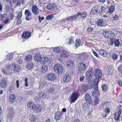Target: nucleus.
I'll list each match as a JSON object with an SVG mask.
<instances>
[{
	"label": "nucleus",
	"instance_id": "9d476101",
	"mask_svg": "<svg viewBox=\"0 0 122 122\" xmlns=\"http://www.w3.org/2000/svg\"><path fill=\"white\" fill-rule=\"evenodd\" d=\"M99 82V81L98 80H97V81H94V89L95 91H93L92 93V95L94 97L96 95V93L97 92L98 90V85Z\"/></svg>",
	"mask_w": 122,
	"mask_h": 122
},
{
	"label": "nucleus",
	"instance_id": "13d9d810",
	"mask_svg": "<svg viewBox=\"0 0 122 122\" xmlns=\"http://www.w3.org/2000/svg\"><path fill=\"white\" fill-rule=\"evenodd\" d=\"M53 16L51 15H49L46 17V19L47 20H51L53 17Z\"/></svg>",
	"mask_w": 122,
	"mask_h": 122
},
{
	"label": "nucleus",
	"instance_id": "f257e3e1",
	"mask_svg": "<svg viewBox=\"0 0 122 122\" xmlns=\"http://www.w3.org/2000/svg\"><path fill=\"white\" fill-rule=\"evenodd\" d=\"M105 7L104 6L97 5L92 8L90 14L91 15L97 14L100 12L103 14L105 13Z\"/></svg>",
	"mask_w": 122,
	"mask_h": 122
},
{
	"label": "nucleus",
	"instance_id": "603ef678",
	"mask_svg": "<svg viewBox=\"0 0 122 122\" xmlns=\"http://www.w3.org/2000/svg\"><path fill=\"white\" fill-rule=\"evenodd\" d=\"M2 71L3 73L5 74L6 75H7L8 74V73L7 71L5 68H4L2 69Z\"/></svg>",
	"mask_w": 122,
	"mask_h": 122
},
{
	"label": "nucleus",
	"instance_id": "5fc2aeb1",
	"mask_svg": "<svg viewBox=\"0 0 122 122\" xmlns=\"http://www.w3.org/2000/svg\"><path fill=\"white\" fill-rule=\"evenodd\" d=\"M87 14L86 12H83L81 13V17L84 18L87 16Z\"/></svg>",
	"mask_w": 122,
	"mask_h": 122
},
{
	"label": "nucleus",
	"instance_id": "052dcab7",
	"mask_svg": "<svg viewBox=\"0 0 122 122\" xmlns=\"http://www.w3.org/2000/svg\"><path fill=\"white\" fill-rule=\"evenodd\" d=\"M112 59L114 60H116L117 59V55L115 54L113 55L112 56Z\"/></svg>",
	"mask_w": 122,
	"mask_h": 122
},
{
	"label": "nucleus",
	"instance_id": "a19ab883",
	"mask_svg": "<svg viewBox=\"0 0 122 122\" xmlns=\"http://www.w3.org/2000/svg\"><path fill=\"white\" fill-rule=\"evenodd\" d=\"M7 16V15L5 13H4L3 14H0V17L1 18V20H5Z\"/></svg>",
	"mask_w": 122,
	"mask_h": 122
},
{
	"label": "nucleus",
	"instance_id": "09e8293b",
	"mask_svg": "<svg viewBox=\"0 0 122 122\" xmlns=\"http://www.w3.org/2000/svg\"><path fill=\"white\" fill-rule=\"evenodd\" d=\"M24 80L25 82V83L24 84V85L25 86L27 87L28 86V79L26 77H25Z\"/></svg>",
	"mask_w": 122,
	"mask_h": 122
},
{
	"label": "nucleus",
	"instance_id": "f3484780",
	"mask_svg": "<svg viewBox=\"0 0 122 122\" xmlns=\"http://www.w3.org/2000/svg\"><path fill=\"white\" fill-rule=\"evenodd\" d=\"M85 98L87 102H88L89 104H91L93 102L92 100L90 95L88 93H87L85 94Z\"/></svg>",
	"mask_w": 122,
	"mask_h": 122
},
{
	"label": "nucleus",
	"instance_id": "f8f14e48",
	"mask_svg": "<svg viewBox=\"0 0 122 122\" xmlns=\"http://www.w3.org/2000/svg\"><path fill=\"white\" fill-rule=\"evenodd\" d=\"M31 33L29 31H25L23 32L22 35V38L25 40L29 39L31 36Z\"/></svg>",
	"mask_w": 122,
	"mask_h": 122
},
{
	"label": "nucleus",
	"instance_id": "c85d7f7f",
	"mask_svg": "<svg viewBox=\"0 0 122 122\" xmlns=\"http://www.w3.org/2000/svg\"><path fill=\"white\" fill-rule=\"evenodd\" d=\"M48 68L47 66L46 65H43L42 67L41 71L42 73H44L47 72L48 71Z\"/></svg>",
	"mask_w": 122,
	"mask_h": 122
},
{
	"label": "nucleus",
	"instance_id": "423d86ee",
	"mask_svg": "<svg viewBox=\"0 0 122 122\" xmlns=\"http://www.w3.org/2000/svg\"><path fill=\"white\" fill-rule=\"evenodd\" d=\"M69 56V53L66 51L63 50L62 52V53L58 55L57 56V58L59 61H62L64 57L67 58Z\"/></svg>",
	"mask_w": 122,
	"mask_h": 122
},
{
	"label": "nucleus",
	"instance_id": "6e6d98bb",
	"mask_svg": "<svg viewBox=\"0 0 122 122\" xmlns=\"http://www.w3.org/2000/svg\"><path fill=\"white\" fill-rule=\"evenodd\" d=\"M92 51L93 53L95 56L98 58L99 57V56L98 55L97 53L93 49H92Z\"/></svg>",
	"mask_w": 122,
	"mask_h": 122
},
{
	"label": "nucleus",
	"instance_id": "9b49d317",
	"mask_svg": "<svg viewBox=\"0 0 122 122\" xmlns=\"http://www.w3.org/2000/svg\"><path fill=\"white\" fill-rule=\"evenodd\" d=\"M25 19L27 21L30 20L32 19V14L29 10H26L25 11Z\"/></svg>",
	"mask_w": 122,
	"mask_h": 122
},
{
	"label": "nucleus",
	"instance_id": "a18cd8bd",
	"mask_svg": "<svg viewBox=\"0 0 122 122\" xmlns=\"http://www.w3.org/2000/svg\"><path fill=\"white\" fill-rule=\"evenodd\" d=\"M55 90V89L53 87H51L48 89L47 90L48 92L50 93H53Z\"/></svg>",
	"mask_w": 122,
	"mask_h": 122
},
{
	"label": "nucleus",
	"instance_id": "1a4fd4ad",
	"mask_svg": "<svg viewBox=\"0 0 122 122\" xmlns=\"http://www.w3.org/2000/svg\"><path fill=\"white\" fill-rule=\"evenodd\" d=\"M86 66L85 64L82 62H80L78 65V69L80 71H83L86 69Z\"/></svg>",
	"mask_w": 122,
	"mask_h": 122
},
{
	"label": "nucleus",
	"instance_id": "bf43d9fd",
	"mask_svg": "<svg viewBox=\"0 0 122 122\" xmlns=\"http://www.w3.org/2000/svg\"><path fill=\"white\" fill-rule=\"evenodd\" d=\"M107 105L106 103H103L101 104L100 105V106H101V108H102L103 109L105 107H106L107 106Z\"/></svg>",
	"mask_w": 122,
	"mask_h": 122
},
{
	"label": "nucleus",
	"instance_id": "de8ad7c7",
	"mask_svg": "<svg viewBox=\"0 0 122 122\" xmlns=\"http://www.w3.org/2000/svg\"><path fill=\"white\" fill-rule=\"evenodd\" d=\"M13 58V56L12 54H10L8 55L7 57L8 60L10 61Z\"/></svg>",
	"mask_w": 122,
	"mask_h": 122
},
{
	"label": "nucleus",
	"instance_id": "473e14b6",
	"mask_svg": "<svg viewBox=\"0 0 122 122\" xmlns=\"http://www.w3.org/2000/svg\"><path fill=\"white\" fill-rule=\"evenodd\" d=\"M36 119L35 116L32 115L30 116L29 120L31 122H36Z\"/></svg>",
	"mask_w": 122,
	"mask_h": 122
},
{
	"label": "nucleus",
	"instance_id": "3c124183",
	"mask_svg": "<svg viewBox=\"0 0 122 122\" xmlns=\"http://www.w3.org/2000/svg\"><path fill=\"white\" fill-rule=\"evenodd\" d=\"M69 39V42L68 43L69 44H71L72 43H73L74 42V41L73 40V39L72 37H70L68 38Z\"/></svg>",
	"mask_w": 122,
	"mask_h": 122
},
{
	"label": "nucleus",
	"instance_id": "dca6fc26",
	"mask_svg": "<svg viewBox=\"0 0 122 122\" xmlns=\"http://www.w3.org/2000/svg\"><path fill=\"white\" fill-rule=\"evenodd\" d=\"M88 54L86 53H84L78 56L79 59L81 61H85L88 58Z\"/></svg>",
	"mask_w": 122,
	"mask_h": 122
},
{
	"label": "nucleus",
	"instance_id": "79ce46f5",
	"mask_svg": "<svg viewBox=\"0 0 122 122\" xmlns=\"http://www.w3.org/2000/svg\"><path fill=\"white\" fill-rule=\"evenodd\" d=\"M33 66V64L32 63H30L27 65L26 67L27 69L30 70L32 69Z\"/></svg>",
	"mask_w": 122,
	"mask_h": 122
},
{
	"label": "nucleus",
	"instance_id": "f704fd0d",
	"mask_svg": "<svg viewBox=\"0 0 122 122\" xmlns=\"http://www.w3.org/2000/svg\"><path fill=\"white\" fill-rule=\"evenodd\" d=\"M88 104V102H87L82 104V108H83L84 110H86L87 108H88L89 106Z\"/></svg>",
	"mask_w": 122,
	"mask_h": 122
},
{
	"label": "nucleus",
	"instance_id": "c756f323",
	"mask_svg": "<svg viewBox=\"0 0 122 122\" xmlns=\"http://www.w3.org/2000/svg\"><path fill=\"white\" fill-rule=\"evenodd\" d=\"M36 104L33 102L30 101L27 104V106L28 107L31 108L33 109Z\"/></svg>",
	"mask_w": 122,
	"mask_h": 122
},
{
	"label": "nucleus",
	"instance_id": "338daca9",
	"mask_svg": "<svg viewBox=\"0 0 122 122\" xmlns=\"http://www.w3.org/2000/svg\"><path fill=\"white\" fill-rule=\"evenodd\" d=\"M16 61L18 63L21 64L22 62V61L21 59H18L16 60Z\"/></svg>",
	"mask_w": 122,
	"mask_h": 122
},
{
	"label": "nucleus",
	"instance_id": "2eb2a0df",
	"mask_svg": "<svg viewBox=\"0 0 122 122\" xmlns=\"http://www.w3.org/2000/svg\"><path fill=\"white\" fill-rule=\"evenodd\" d=\"M92 68H89L86 72V77L87 79H89L91 78L93 75V73Z\"/></svg>",
	"mask_w": 122,
	"mask_h": 122
},
{
	"label": "nucleus",
	"instance_id": "b1692460",
	"mask_svg": "<svg viewBox=\"0 0 122 122\" xmlns=\"http://www.w3.org/2000/svg\"><path fill=\"white\" fill-rule=\"evenodd\" d=\"M56 6V4L55 3H53L52 4L49 3L47 4L46 6V7L48 10H51L54 9V8H55Z\"/></svg>",
	"mask_w": 122,
	"mask_h": 122
},
{
	"label": "nucleus",
	"instance_id": "4c0bfd02",
	"mask_svg": "<svg viewBox=\"0 0 122 122\" xmlns=\"http://www.w3.org/2000/svg\"><path fill=\"white\" fill-rule=\"evenodd\" d=\"M108 71L109 74H111L113 72V71L114 70V67L112 65H110L108 67Z\"/></svg>",
	"mask_w": 122,
	"mask_h": 122
},
{
	"label": "nucleus",
	"instance_id": "20e7f679",
	"mask_svg": "<svg viewBox=\"0 0 122 122\" xmlns=\"http://www.w3.org/2000/svg\"><path fill=\"white\" fill-rule=\"evenodd\" d=\"M45 77L51 81H55L57 78L56 75L51 72L47 73L45 76Z\"/></svg>",
	"mask_w": 122,
	"mask_h": 122
},
{
	"label": "nucleus",
	"instance_id": "bb28decb",
	"mask_svg": "<svg viewBox=\"0 0 122 122\" xmlns=\"http://www.w3.org/2000/svg\"><path fill=\"white\" fill-rule=\"evenodd\" d=\"M40 99H42L43 98L44 99L46 98L47 97V94L42 92H40L38 94V96Z\"/></svg>",
	"mask_w": 122,
	"mask_h": 122
},
{
	"label": "nucleus",
	"instance_id": "49530a36",
	"mask_svg": "<svg viewBox=\"0 0 122 122\" xmlns=\"http://www.w3.org/2000/svg\"><path fill=\"white\" fill-rule=\"evenodd\" d=\"M10 6L9 5H7L5 7V10L7 12H8L10 11Z\"/></svg>",
	"mask_w": 122,
	"mask_h": 122
},
{
	"label": "nucleus",
	"instance_id": "f03ea898",
	"mask_svg": "<svg viewBox=\"0 0 122 122\" xmlns=\"http://www.w3.org/2000/svg\"><path fill=\"white\" fill-rule=\"evenodd\" d=\"M103 36L106 38L108 39H112L114 38V34L111 30H105L103 33Z\"/></svg>",
	"mask_w": 122,
	"mask_h": 122
},
{
	"label": "nucleus",
	"instance_id": "7c9ffc66",
	"mask_svg": "<svg viewBox=\"0 0 122 122\" xmlns=\"http://www.w3.org/2000/svg\"><path fill=\"white\" fill-rule=\"evenodd\" d=\"M88 89L87 86V85H84L82 86L81 87V90L82 92H85Z\"/></svg>",
	"mask_w": 122,
	"mask_h": 122
},
{
	"label": "nucleus",
	"instance_id": "37998d69",
	"mask_svg": "<svg viewBox=\"0 0 122 122\" xmlns=\"http://www.w3.org/2000/svg\"><path fill=\"white\" fill-rule=\"evenodd\" d=\"M46 83L43 81L40 83V87L41 88H42L44 87L46 84Z\"/></svg>",
	"mask_w": 122,
	"mask_h": 122
},
{
	"label": "nucleus",
	"instance_id": "a211bd4d",
	"mask_svg": "<svg viewBox=\"0 0 122 122\" xmlns=\"http://www.w3.org/2000/svg\"><path fill=\"white\" fill-rule=\"evenodd\" d=\"M98 52L100 55L103 57H107V52L105 50L101 49L99 50Z\"/></svg>",
	"mask_w": 122,
	"mask_h": 122
},
{
	"label": "nucleus",
	"instance_id": "e433bc0d",
	"mask_svg": "<svg viewBox=\"0 0 122 122\" xmlns=\"http://www.w3.org/2000/svg\"><path fill=\"white\" fill-rule=\"evenodd\" d=\"M81 44V41L80 39H77L76 40V42L75 43V46L77 48L78 47L81 46L82 44Z\"/></svg>",
	"mask_w": 122,
	"mask_h": 122
},
{
	"label": "nucleus",
	"instance_id": "ea45409f",
	"mask_svg": "<svg viewBox=\"0 0 122 122\" xmlns=\"http://www.w3.org/2000/svg\"><path fill=\"white\" fill-rule=\"evenodd\" d=\"M66 66L71 67L73 65V61L71 60H68L66 61Z\"/></svg>",
	"mask_w": 122,
	"mask_h": 122
},
{
	"label": "nucleus",
	"instance_id": "cd10ccee",
	"mask_svg": "<svg viewBox=\"0 0 122 122\" xmlns=\"http://www.w3.org/2000/svg\"><path fill=\"white\" fill-rule=\"evenodd\" d=\"M34 60L37 61L40 60L41 58V55L38 54H36L34 56Z\"/></svg>",
	"mask_w": 122,
	"mask_h": 122
},
{
	"label": "nucleus",
	"instance_id": "680f3d73",
	"mask_svg": "<svg viewBox=\"0 0 122 122\" xmlns=\"http://www.w3.org/2000/svg\"><path fill=\"white\" fill-rule=\"evenodd\" d=\"M71 16V18H72V21L75 20L77 18V17L76 15H74Z\"/></svg>",
	"mask_w": 122,
	"mask_h": 122
},
{
	"label": "nucleus",
	"instance_id": "e2e57ef3",
	"mask_svg": "<svg viewBox=\"0 0 122 122\" xmlns=\"http://www.w3.org/2000/svg\"><path fill=\"white\" fill-rule=\"evenodd\" d=\"M19 82V81L18 80H17L16 81V83L15 84V85L16 86V87L17 88L19 87V86L20 85Z\"/></svg>",
	"mask_w": 122,
	"mask_h": 122
},
{
	"label": "nucleus",
	"instance_id": "2f4dec72",
	"mask_svg": "<svg viewBox=\"0 0 122 122\" xmlns=\"http://www.w3.org/2000/svg\"><path fill=\"white\" fill-rule=\"evenodd\" d=\"M115 9V7L113 6H111L108 9L107 13H109L110 14H112L114 11Z\"/></svg>",
	"mask_w": 122,
	"mask_h": 122
},
{
	"label": "nucleus",
	"instance_id": "c03bdc74",
	"mask_svg": "<svg viewBox=\"0 0 122 122\" xmlns=\"http://www.w3.org/2000/svg\"><path fill=\"white\" fill-rule=\"evenodd\" d=\"M53 50L54 52L58 53H60L61 51V49L58 47L54 48Z\"/></svg>",
	"mask_w": 122,
	"mask_h": 122
},
{
	"label": "nucleus",
	"instance_id": "0eeeda50",
	"mask_svg": "<svg viewBox=\"0 0 122 122\" xmlns=\"http://www.w3.org/2000/svg\"><path fill=\"white\" fill-rule=\"evenodd\" d=\"M71 77L70 74L66 73L63 76V82L65 83L69 82L71 79Z\"/></svg>",
	"mask_w": 122,
	"mask_h": 122
},
{
	"label": "nucleus",
	"instance_id": "58836bf2",
	"mask_svg": "<svg viewBox=\"0 0 122 122\" xmlns=\"http://www.w3.org/2000/svg\"><path fill=\"white\" fill-rule=\"evenodd\" d=\"M99 97L97 95H96L95 97V101L94 102V105H96L99 102Z\"/></svg>",
	"mask_w": 122,
	"mask_h": 122
},
{
	"label": "nucleus",
	"instance_id": "c9c22d12",
	"mask_svg": "<svg viewBox=\"0 0 122 122\" xmlns=\"http://www.w3.org/2000/svg\"><path fill=\"white\" fill-rule=\"evenodd\" d=\"M32 59V55L31 54H28L25 56V59L26 61H30Z\"/></svg>",
	"mask_w": 122,
	"mask_h": 122
},
{
	"label": "nucleus",
	"instance_id": "412c9836",
	"mask_svg": "<svg viewBox=\"0 0 122 122\" xmlns=\"http://www.w3.org/2000/svg\"><path fill=\"white\" fill-rule=\"evenodd\" d=\"M7 84V81L5 78L2 79L0 81V85L2 87H5Z\"/></svg>",
	"mask_w": 122,
	"mask_h": 122
},
{
	"label": "nucleus",
	"instance_id": "6e6552de",
	"mask_svg": "<svg viewBox=\"0 0 122 122\" xmlns=\"http://www.w3.org/2000/svg\"><path fill=\"white\" fill-rule=\"evenodd\" d=\"M79 93H77L74 92L72 93L71 96V103H73L75 102L78 97Z\"/></svg>",
	"mask_w": 122,
	"mask_h": 122
},
{
	"label": "nucleus",
	"instance_id": "7ed1b4c3",
	"mask_svg": "<svg viewBox=\"0 0 122 122\" xmlns=\"http://www.w3.org/2000/svg\"><path fill=\"white\" fill-rule=\"evenodd\" d=\"M54 71L58 74H61L64 71L63 67L60 64H56L54 66Z\"/></svg>",
	"mask_w": 122,
	"mask_h": 122
},
{
	"label": "nucleus",
	"instance_id": "6ab92c4d",
	"mask_svg": "<svg viewBox=\"0 0 122 122\" xmlns=\"http://www.w3.org/2000/svg\"><path fill=\"white\" fill-rule=\"evenodd\" d=\"M38 9L37 6L35 5H33L31 8L32 12L36 15H37L39 13Z\"/></svg>",
	"mask_w": 122,
	"mask_h": 122
},
{
	"label": "nucleus",
	"instance_id": "39448f33",
	"mask_svg": "<svg viewBox=\"0 0 122 122\" xmlns=\"http://www.w3.org/2000/svg\"><path fill=\"white\" fill-rule=\"evenodd\" d=\"M95 76L96 79L95 81L98 80L99 81V79L101 78L102 75V71L99 69L97 68L94 69Z\"/></svg>",
	"mask_w": 122,
	"mask_h": 122
},
{
	"label": "nucleus",
	"instance_id": "a878e982",
	"mask_svg": "<svg viewBox=\"0 0 122 122\" xmlns=\"http://www.w3.org/2000/svg\"><path fill=\"white\" fill-rule=\"evenodd\" d=\"M95 27V25L94 24H92L90 25H89L87 29V31L89 32H91L93 31L94 30V28Z\"/></svg>",
	"mask_w": 122,
	"mask_h": 122
},
{
	"label": "nucleus",
	"instance_id": "ddd939ff",
	"mask_svg": "<svg viewBox=\"0 0 122 122\" xmlns=\"http://www.w3.org/2000/svg\"><path fill=\"white\" fill-rule=\"evenodd\" d=\"M42 109L41 106L40 104H36L33 109L34 112L38 113L40 112Z\"/></svg>",
	"mask_w": 122,
	"mask_h": 122
},
{
	"label": "nucleus",
	"instance_id": "5701e85b",
	"mask_svg": "<svg viewBox=\"0 0 122 122\" xmlns=\"http://www.w3.org/2000/svg\"><path fill=\"white\" fill-rule=\"evenodd\" d=\"M62 114L61 112L59 111L56 112L55 114V119L57 120H59L62 117Z\"/></svg>",
	"mask_w": 122,
	"mask_h": 122
},
{
	"label": "nucleus",
	"instance_id": "72a5a7b5",
	"mask_svg": "<svg viewBox=\"0 0 122 122\" xmlns=\"http://www.w3.org/2000/svg\"><path fill=\"white\" fill-rule=\"evenodd\" d=\"M101 87L102 90L104 92L107 91L108 90V85L105 84L102 85L101 86Z\"/></svg>",
	"mask_w": 122,
	"mask_h": 122
},
{
	"label": "nucleus",
	"instance_id": "4468645a",
	"mask_svg": "<svg viewBox=\"0 0 122 122\" xmlns=\"http://www.w3.org/2000/svg\"><path fill=\"white\" fill-rule=\"evenodd\" d=\"M8 101L10 103H13L15 102L16 98L15 95L13 94L9 96Z\"/></svg>",
	"mask_w": 122,
	"mask_h": 122
},
{
	"label": "nucleus",
	"instance_id": "4be33fe9",
	"mask_svg": "<svg viewBox=\"0 0 122 122\" xmlns=\"http://www.w3.org/2000/svg\"><path fill=\"white\" fill-rule=\"evenodd\" d=\"M121 112L122 110L119 109L118 112V114L116 115L115 114H114V119L115 121L117 120V121H118L119 120L120 117Z\"/></svg>",
	"mask_w": 122,
	"mask_h": 122
},
{
	"label": "nucleus",
	"instance_id": "4d7b16f0",
	"mask_svg": "<svg viewBox=\"0 0 122 122\" xmlns=\"http://www.w3.org/2000/svg\"><path fill=\"white\" fill-rule=\"evenodd\" d=\"M119 41L118 40H116L115 41V46H118L119 45Z\"/></svg>",
	"mask_w": 122,
	"mask_h": 122
},
{
	"label": "nucleus",
	"instance_id": "69168bd1",
	"mask_svg": "<svg viewBox=\"0 0 122 122\" xmlns=\"http://www.w3.org/2000/svg\"><path fill=\"white\" fill-rule=\"evenodd\" d=\"M14 16V15L13 13H12L9 15L10 19L11 20H12Z\"/></svg>",
	"mask_w": 122,
	"mask_h": 122
},
{
	"label": "nucleus",
	"instance_id": "aec40b11",
	"mask_svg": "<svg viewBox=\"0 0 122 122\" xmlns=\"http://www.w3.org/2000/svg\"><path fill=\"white\" fill-rule=\"evenodd\" d=\"M21 69L20 67L18 65L16 64L12 66L11 70L14 71L15 72H18Z\"/></svg>",
	"mask_w": 122,
	"mask_h": 122
},
{
	"label": "nucleus",
	"instance_id": "393cba45",
	"mask_svg": "<svg viewBox=\"0 0 122 122\" xmlns=\"http://www.w3.org/2000/svg\"><path fill=\"white\" fill-rule=\"evenodd\" d=\"M104 22V21L103 20V19L101 18L97 20V24L98 26L100 27H102Z\"/></svg>",
	"mask_w": 122,
	"mask_h": 122
},
{
	"label": "nucleus",
	"instance_id": "8fccbe9b",
	"mask_svg": "<svg viewBox=\"0 0 122 122\" xmlns=\"http://www.w3.org/2000/svg\"><path fill=\"white\" fill-rule=\"evenodd\" d=\"M110 108L109 107H106V108L104 109V112L108 114H109L110 112Z\"/></svg>",
	"mask_w": 122,
	"mask_h": 122
},
{
	"label": "nucleus",
	"instance_id": "774afa93",
	"mask_svg": "<svg viewBox=\"0 0 122 122\" xmlns=\"http://www.w3.org/2000/svg\"><path fill=\"white\" fill-rule=\"evenodd\" d=\"M84 76L82 75L80 77L79 80L81 82H82L83 80Z\"/></svg>",
	"mask_w": 122,
	"mask_h": 122
},
{
	"label": "nucleus",
	"instance_id": "0e129e2a",
	"mask_svg": "<svg viewBox=\"0 0 122 122\" xmlns=\"http://www.w3.org/2000/svg\"><path fill=\"white\" fill-rule=\"evenodd\" d=\"M44 19V17H42L41 18L40 15H39L38 17L39 21L40 22H41L42 20H43Z\"/></svg>",
	"mask_w": 122,
	"mask_h": 122
},
{
	"label": "nucleus",
	"instance_id": "864d4df0",
	"mask_svg": "<svg viewBox=\"0 0 122 122\" xmlns=\"http://www.w3.org/2000/svg\"><path fill=\"white\" fill-rule=\"evenodd\" d=\"M22 11L20 12L17 16L16 19H20L22 17Z\"/></svg>",
	"mask_w": 122,
	"mask_h": 122
}]
</instances>
